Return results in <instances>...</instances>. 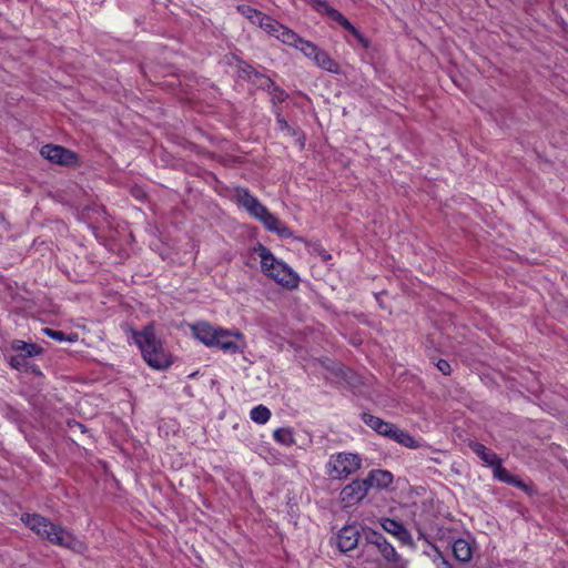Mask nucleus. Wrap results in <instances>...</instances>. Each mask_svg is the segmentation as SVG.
I'll use <instances>...</instances> for the list:
<instances>
[{
	"mask_svg": "<svg viewBox=\"0 0 568 568\" xmlns=\"http://www.w3.org/2000/svg\"><path fill=\"white\" fill-rule=\"evenodd\" d=\"M196 339L209 347H216L225 353L236 354L245 348L244 335L237 329H225L206 322L192 325Z\"/></svg>",
	"mask_w": 568,
	"mask_h": 568,
	"instance_id": "1",
	"label": "nucleus"
},
{
	"mask_svg": "<svg viewBox=\"0 0 568 568\" xmlns=\"http://www.w3.org/2000/svg\"><path fill=\"white\" fill-rule=\"evenodd\" d=\"M22 521L38 536L73 551L81 552L85 549L84 544L73 534L64 528L51 523L45 517L38 514H28L22 516Z\"/></svg>",
	"mask_w": 568,
	"mask_h": 568,
	"instance_id": "2",
	"label": "nucleus"
},
{
	"mask_svg": "<svg viewBox=\"0 0 568 568\" xmlns=\"http://www.w3.org/2000/svg\"><path fill=\"white\" fill-rule=\"evenodd\" d=\"M234 197L239 205L244 207L251 216L261 221L264 226L282 237H291L292 231L255 197L247 189L236 187Z\"/></svg>",
	"mask_w": 568,
	"mask_h": 568,
	"instance_id": "3",
	"label": "nucleus"
},
{
	"mask_svg": "<svg viewBox=\"0 0 568 568\" xmlns=\"http://www.w3.org/2000/svg\"><path fill=\"white\" fill-rule=\"evenodd\" d=\"M133 338L141 349L144 361L155 369H164L172 364L162 342L156 337L154 326L146 325L140 332H133Z\"/></svg>",
	"mask_w": 568,
	"mask_h": 568,
	"instance_id": "4",
	"label": "nucleus"
},
{
	"mask_svg": "<svg viewBox=\"0 0 568 568\" xmlns=\"http://www.w3.org/2000/svg\"><path fill=\"white\" fill-rule=\"evenodd\" d=\"M254 251L260 256L261 270L267 277L290 290L298 286V275L284 262L277 260L266 246L257 244Z\"/></svg>",
	"mask_w": 568,
	"mask_h": 568,
	"instance_id": "5",
	"label": "nucleus"
},
{
	"mask_svg": "<svg viewBox=\"0 0 568 568\" xmlns=\"http://www.w3.org/2000/svg\"><path fill=\"white\" fill-rule=\"evenodd\" d=\"M362 466V458L357 454L338 453L332 455L328 462V474L334 479L346 478L356 473Z\"/></svg>",
	"mask_w": 568,
	"mask_h": 568,
	"instance_id": "6",
	"label": "nucleus"
},
{
	"mask_svg": "<svg viewBox=\"0 0 568 568\" xmlns=\"http://www.w3.org/2000/svg\"><path fill=\"white\" fill-rule=\"evenodd\" d=\"M367 493V483L364 479H356L342 489L339 497L345 507H351L362 501Z\"/></svg>",
	"mask_w": 568,
	"mask_h": 568,
	"instance_id": "7",
	"label": "nucleus"
},
{
	"mask_svg": "<svg viewBox=\"0 0 568 568\" xmlns=\"http://www.w3.org/2000/svg\"><path fill=\"white\" fill-rule=\"evenodd\" d=\"M40 154L44 159L61 165H71L77 162L75 153L60 145H43Z\"/></svg>",
	"mask_w": 568,
	"mask_h": 568,
	"instance_id": "8",
	"label": "nucleus"
},
{
	"mask_svg": "<svg viewBox=\"0 0 568 568\" xmlns=\"http://www.w3.org/2000/svg\"><path fill=\"white\" fill-rule=\"evenodd\" d=\"M365 540L368 545L375 546L386 561L395 564L399 560V556L395 548L382 534L377 531H368L365 534Z\"/></svg>",
	"mask_w": 568,
	"mask_h": 568,
	"instance_id": "9",
	"label": "nucleus"
},
{
	"mask_svg": "<svg viewBox=\"0 0 568 568\" xmlns=\"http://www.w3.org/2000/svg\"><path fill=\"white\" fill-rule=\"evenodd\" d=\"M359 527L357 525H346L341 528L336 535V545L342 552L355 549L359 542Z\"/></svg>",
	"mask_w": 568,
	"mask_h": 568,
	"instance_id": "10",
	"label": "nucleus"
},
{
	"mask_svg": "<svg viewBox=\"0 0 568 568\" xmlns=\"http://www.w3.org/2000/svg\"><path fill=\"white\" fill-rule=\"evenodd\" d=\"M262 30H264L268 36L276 38L284 44H294L297 41V33L281 24L270 16L268 21L264 22Z\"/></svg>",
	"mask_w": 568,
	"mask_h": 568,
	"instance_id": "11",
	"label": "nucleus"
},
{
	"mask_svg": "<svg viewBox=\"0 0 568 568\" xmlns=\"http://www.w3.org/2000/svg\"><path fill=\"white\" fill-rule=\"evenodd\" d=\"M468 446L487 466L493 468V475L496 478L498 467L504 468L497 454L478 442H470Z\"/></svg>",
	"mask_w": 568,
	"mask_h": 568,
	"instance_id": "12",
	"label": "nucleus"
},
{
	"mask_svg": "<svg viewBox=\"0 0 568 568\" xmlns=\"http://www.w3.org/2000/svg\"><path fill=\"white\" fill-rule=\"evenodd\" d=\"M362 420L366 426L375 430L377 434L389 439L393 438V433L397 427L395 424L385 422L382 418L367 413L362 414Z\"/></svg>",
	"mask_w": 568,
	"mask_h": 568,
	"instance_id": "13",
	"label": "nucleus"
},
{
	"mask_svg": "<svg viewBox=\"0 0 568 568\" xmlns=\"http://www.w3.org/2000/svg\"><path fill=\"white\" fill-rule=\"evenodd\" d=\"M496 479L505 484L515 486L528 495H532L536 493L532 484H527L523 481L519 477L511 475L506 468L498 467Z\"/></svg>",
	"mask_w": 568,
	"mask_h": 568,
	"instance_id": "14",
	"label": "nucleus"
},
{
	"mask_svg": "<svg viewBox=\"0 0 568 568\" xmlns=\"http://www.w3.org/2000/svg\"><path fill=\"white\" fill-rule=\"evenodd\" d=\"M392 473L383 469H374L369 471L368 476L364 479L367 483V488H386L393 483Z\"/></svg>",
	"mask_w": 568,
	"mask_h": 568,
	"instance_id": "15",
	"label": "nucleus"
},
{
	"mask_svg": "<svg viewBox=\"0 0 568 568\" xmlns=\"http://www.w3.org/2000/svg\"><path fill=\"white\" fill-rule=\"evenodd\" d=\"M381 525L385 531L396 536L400 541L406 542V541L410 540V534L403 526L402 523H399L395 519L384 518L381 521Z\"/></svg>",
	"mask_w": 568,
	"mask_h": 568,
	"instance_id": "16",
	"label": "nucleus"
},
{
	"mask_svg": "<svg viewBox=\"0 0 568 568\" xmlns=\"http://www.w3.org/2000/svg\"><path fill=\"white\" fill-rule=\"evenodd\" d=\"M455 558L460 562H468L473 557L470 544L465 539H457L453 545Z\"/></svg>",
	"mask_w": 568,
	"mask_h": 568,
	"instance_id": "17",
	"label": "nucleus"
},
{
	"mask_svg": "<svg viewBox=\"0 0 568 568\" xmlns=\"http://www.w3.org/2000/svg\"><path fill=\"white\" fill-rule=\"evenodd\" d=\"M314 62L320 68H322L323 70H326L328 72H332V73H338L339 72V64L337 62H335L329 57V54L326 51H324V50L320 49V51L315 55Z\"/></svg>",
	"mask_w": 568,
	"mask_h": 568,
	"instance_id": "18",
	"label": "nucleus"
},
{
	"mask_svg": "<svg viewBox=\"0 0 568 568\" xmlns=\"http://www.w3.org/2000/svg\"><path fill=\"white\" fill-rule=\"evenodd\" d=\"M392 439L410 449H417L420 447L418 440H416L408 432L399 427H396Z\"/></svg>",
	"mask_w": 568,
	"mask_h": 568,
	"instance_id": "19",
	"label": "nucleus"
},
{
	"mask_svg": "<svg viewBox=\"0 0 568 568\" xmlns=\"http://www.w3.org/2000/svg\"><path fill=\"white\" fill-rule=\"evenodd\" d=\"M12 349L19 352V354H24L27 358L41 354L42 348L33 343H27L24 341L14 339L11 344Z\"/></svg>",
	"mask_w": 568,
	"mask_h": 568,
	"instance_id": "20",
	"label": "nucleus"
},
{
	"mask_svg": "<svg viewBox=\"0 0 568 568\" xmlns=\"http://www.w3.org/2000/svg\"><path fill=\"white\" fill-rule=\"evenodd\" d=\"M10 365L18 371H23V372L31 371L33 374H37V375L41 374V372L39 371V368L37 366L31 365L29 363V359L27 358V356L24 354H18V355L11 356Z\"/></svg>",
	"mask_w": 568,
	"mask_h": 568,
	"instance_id": "21",
	"label": "nucleus"
},
{
	"mask_svg": "<svg viewBox=\"0 0 568 568\" xmlns=\"http://www.w3.org/2000/svg\"><path fill=\"white\" fill-rule=\"evenodd\" d=\"M294 48L300 49L304 55L308 59L315 60V55L320 51V48L311 41L304 40L297 36V41L291 44Z\"/></svg>",
	"mask_w": 568,
	"mask_h": 568,
	"instance_id": "22",
	"label": "nucleus"
},
{
	"mask_svg": "<svg viewBox=\"0 0 568 568\" xmlns=\"http://www.w3.org/2000/svg\"><path fill=\"white\" fill-rule=\"evenodd\" d=\"M250 416L253 422L265 424L271 417V412L267 407L258 405L251 410Z\"/></svg>",
	"mask_w": 568,
	"mask_h": 568,
	"instance_id": "23",
	"label": "nucleus"
},
{
	"mask_svg": "<svg viewBox=\"0 0 568 568\" xmlns=\"http://www.w3.org/2000/svg\"><path fill=\"white\" fill-rule=\"evenodd\" d=\"M273 437L276 442H278L283 445H286V446H291L295 443L293 432L291 428L275 429L273 433Z\"/></svg>",
	"mask_w": 568,
	"mask_h": 568,
	"instance_id": "24",
	"label": "nucleus"
},
{
	"mask_svg": "<svg viewBox=\"0 0 568 568\" xmlns=\"http://www.w3.org/2000/svg\"><path fill=\"white\" fill-rule=\"evenodd\" d=\"M267 82L268 89L271 90L272 101L284 102L288 98V94L277 87L271 79H267Z\"/></svg>",
	"mask_w": 568,
	"mask_h": 568,
	"instance_id": "25",
	"label": "nucleus"
},
{
	"mask_svg": "<svg viewBox=\"0 0 568 568\" xmlns=\"http://www.w3.org/2000/svg\"><path fill=\"white\" fill-rule=\"evenodd\" d=\"M42 332L47 336H49V337H51V338H53V339H55L58 342H65V341L73 342V341H75V335L70 336V335L64 334L62 331H55V329L45 327V328L42 329Z\"/></svg>",
	"mask_w": 568,
	"mask_h": 568,
	"instance_id": "26",
	"label": "nucleus"
},
{
	"mask_svg": "<svg viewBox=\"0 0 568 568\" xmlns=\"http://www.w3.org/2000/svg\"><path fill=\"white\" fill-rule=\"evenodd\" d=\"M255 17L251 20H248L252 24H255L257 27H260L261 29L263 28L264 26V22L265 21H268V16L261 12V11H256V13L254 14Z\"/></svg>",
	"mask_w": 568,
	"mask_h": 568,
	"instance_id": "27",
	"label": "nucleus"
},
{
	"mask_svg": "<svg viewBox=\"0 0 568 568\" xmlns=\"http://www.w3.org/2000/svg\"><path fill=\"white\" fill-rule=\"evenodd\" d=\"M255 17L251 20H248L252 24H255L257 27H260L261 29L263 28L264 26V22L265 21H268V16L261 12V11H256V13L254 14Z\"/></svg>",
	"mask_w": 568,
	"mask_h": 568,
	"instance_id": "28",
	"label": "nucleus"
},
{
	"mask_svg": "<svg viewBox=\"0 0 568 568\" xmlns=\"http://www.w3.org/2000/svg\"><path fill=\"white\" fill-rule=\"evenodd\" d=\"M255 17L251 20H248L252 24H255L257 27H260L261 29L263 28L264 26V22L265 21H268V16L261 12V11H256V13L254 14Z\"/></svg>",
	"mask_w": 568,
	"mask_h": 568,
	"instance_id": "29",
	"label": "nucleus"
},
{
	"mask_svg": "<svg viewBox=\"0 0 568 568\" xmlns=\"http://www.w3.org/2000/svg\"><path fill=\"white\" fill-rule=\"evenodd\" d=\"M237 11L247 20H251L255 17L254 14L256 13L257 10L250 6L243 4L237 7Z\"/></svg>",
	"mask_w": 568,
	"mask_h": 568,
	"instance_id": "30",
	"label": "nucleus"
},
{
	"mask_svg": "<svg viewBox=\"0 0 568 568\" xmlns=\"http://www.w3.org/2000/svg\"><path fill=\"white\" fill-rule=\"evenodd\" d=\"M436 366L444 375H449L452 373L450 364L445 359H439Z\"/></svg>",
	"mask_w": 568,
	"mask_h": 568,
	"instance_id": "31",
	"label": "nucleus"
},
{
	"mask_svg": "<svg viewBox=\"0 0 568 568\" xmlns=\"http://www.w3.org/2000/svg\"><path fill=\"white\" fill-rule=\"evenodd\" d=\"M276 115H277V123H278L280 128L282 130L290 129L287 121L285 119H283L278 112L276 113Z\"/></svg>",
	"mask_w": 568,
	"mask_h": 568,
	"instance_id": "32",
	"label": "nucleus"
},
{
	"mask_svg": "<svg viewBox=\"0 0 568 568\" xmlns=\"http://www.w3.org/2000/svg\"><path fill=\"white\" fill-rule=\"evenodd\" d=\"M447 568H453L452 565L448 561H444Z\"/></svg>",
	"mask_w": 568,
	"mask_h": 568,
	"instance_id": "33",
	"label": "nucleus"
},
{
	"mask_svg": "<svg viewBox=\"0 0 568 568\" xmlns=\"http://www.w3.org/2000/svg\"><path fill=\"white\" fill-rule=\"evenodd\" d=\"M339 373L344 376V372H343V368H339Z\"/></svg>",
	"mask_w": 568,
	"mask_h": 568,
	"instance_id": "34",
	"label": "nucleus"
},
{
	"mask_svg": "<svg viewBox=\"0 0 568 568\" xmlns=\"http://www.w3.org/2000/svg\"><path fill=\"white\" fill-rule=\"evenodd\" d=\"M444 561H446V560L445 559L443 560V566H444V568H447L446 565L444 564Z\"/></svg>",
	"mask_w": 568,
	"mask_h": 568,
	"instance_id": "35",
	"label": "nucleus"
}]
</instances>
